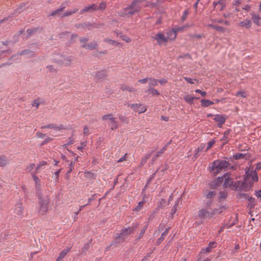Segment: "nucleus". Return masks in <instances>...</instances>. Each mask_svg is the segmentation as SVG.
<instances>
[{
  "instance_id": "30",
  "label": "nucleus",
  "mask_w": 261,
  "mask_h": 261,
  "mask_svg": "<svg viewBox=\"0 0 261 261\" xmlns=\"http://www.w3.org/2000/svg\"><path fill=\"white\" fill-rule=\"evenodd\" d=\"M168 228L166 229V230L162 233L161 237L159 238V239L158 241V243L160 244L164 239L165 236L168 234Z\"/></svg>"
},
{
  "instance_id": "11",
  "label": "nucleus",
  "mask_w": 261,
  "mask_h": 261,
  "mask_svg": "<svg viewBox=\"0 0 261 261\" xmlns=\"http://www.w3.org/2000/svg\"><path fill=\"white\" fill-rule=\"evenodd\" d=\"M97 5L95 4H92L91 5L84 7V8L81 10L80 13L82 14L87 12H92L97 11Z\"/></svg>"
},
{
  "instance_id": "4",
  "label": "nucleus",
  "mask_w": 261,
  "mask_h": 261,
  "mask_svg": "<svg viewBox=\"0 0 261 261\" xmlns=\"http://www.w3.org/2000/svg\"><path fill=\"white\" fill-rule=\"evenodd\" d=\"M49 199L47 196H39L38 212L41 215H44L48 211Z\"/></svg>"
},
{
  "instance_id": "55",
  "label": "nucleus",
  "mask_w": 261,
  "mask_h": 261,
  "mask_svg": "<svg viewBox=\"0 0 261 261\" xmlns=\"http://www.w3.org/2000/svg\"><path fill=\"white\" fill-rule=\"evenodd\" d=\"M126 155H127V154L125 153V155L121 157V158H120L118 160V162H123V161H126Z\"/></svg>"
},
{
  "instance_id": "5",
  "label": "nucleus",
  "mask_w": 261,
  "mask_h": 261,
  "mask_svg": "<svg viewBox=\"0 0 261 261\" xmlns=\"http://www.w3.org/2000/svg\"><path fill=\"white\" fill-rule=\"evenodd\" d=\"M102 120L108 123V125L112 130L116 129L119 127V124L116 120V118L112 114H108L102 116Z\"/></svg>"
},
{
  "instance_id": "2",
  "label": "nucleus",
  "mask_w": 261,
  "mask_h": 261,
  "mask_svg": "<svg viewBox=\"0 0 261 261\" xmlns=\"http://www.w3.org/2000/svg\"><path fill=\"white\" fill-rule=\"evenodd\" d=\"M140 10L138 2L134 1L130 5H128L126 8L119 13V16L121 17L130 16L136 13L139 12Z\"/></svg>"
},
{
  "instance_id": "58",
  "label": "nucleus",
  "mask_w": 261,
  "mask_h": 261,
  "mask_svg": "<svg viewBox=\"0 0 261 261\" xmlns=\"http://www.w3.org/2000/svg\"><path fill=\"white\" fill-rule=\"evenodd\" d=\"M188 10H186L184 12V14H183V16L182 17V20H185V19H186V17H187V15H188Z\"/></svg>"
},
{
  "instance_id": "47",
  "label": "nucleus",
  "mask_w": 261,
  "mask_h": 261,
  "mask_svg": "<svg viewBox=\"0 0 261 261\" xmlns=\"http://www.w3.org/2000/svg\"><path fill=\"white\" fill-rule=\"evenodd\" d=\"M195 92H197V93H200L201 95V96H203V97H205L206 96V94L205 92L202 91H201L199 89L195 90Z\"/></svg>"
},
{
  "instance_id": "53",
  "label": "nucleus",
  "mask_w": 261,
  "mask_h": 261,
  "mask_svg": "<svg viewBox=\"0 0 261 261\" xmlns=\"http://www.w3.org/2000/svg\"><path fill=\"white\" fill-rule=\"evenodd\" d=\"M146 229H147V226H145L143 229H141L140 233V237H142L144 235Z\"/></svg>"
},
{
  "instance_id": "3",
  "label": "nucleus",
  "mask_w": 261,
  "mask_h": 261,
  "mask_svg": "<svg viewBox=\"0 0 261 261\" xmlns=\"http://www.w3.org/2000/svg\"><path fill=\"white\" fill-rule=\"evenodd\" d=\"M230 166L228 161L225 160H217L213 163L211 166V171L215 174L219 173L222 170H225Z\"/></svg>"
},
{
  "instance_id": "43",
  "label": "nucleus",
  "mask_w": 261,
  "mask_h": 261,
  "mask_svg": "<svg viewBox=\"0 0 261 261\" xmlns=\"http://www.w3.org/2000/svg\"><path fill=\"white\" fill-rule=\"evenodd\" d=\"M215 140H212V141H210L207 143V146L206 151L210 149L213 146V145L215 144Z\"/></svg>"
},
{
  "instance_id": "23",
  "label": "nucleus",
  "mask_w": 261,
  "mask_h": 261,
  "mask_svg": "<svg viewBox=\"0 0 261 261\" xmlns=\"http://www.w3.org/2000/svg\"><path fill=\"white\" fill-rule=\"evenodd\" d=\"M70 250L69 248H68L66 250H64L62 251L59 254V256L57 257L56 260L57 261H60L67 254V252H68Z\"/></svg>"
},
{
  "instance_id": "60",
  "label": "nucleus",
  "mask_w": 261,
  "mask_h": 261,
  "mask_svg": "<svg viewBox=\"0 0 261 261\" xmlns=\"http://www.w3.org/2000/svg\"><path fill=\"white\" fill-rule=\"evenodd\" d=\"M255 195L258 198H260L261 199V190L256 191Z\"/></svg>"
},
{
  "instance_id": "8",
  "label": "nucleus",
  "mask_w": 261,
  "mask_h": 261,
  "mask_svg": "<svg viewBox=\"0 0 261 261\" xmlns=\"http://www.w3.org/2000/svg\"><path fill=\"white\" fill-rule=\"evenodd\" d=\"M133 230L134 229L131 227L122 229L120 233L117 238V240H118V242H120V240H124L126 237L133 231Z\"/></svg>"
},
{
  "instance_id": "15",
  "label": "nucleus",
  "mask_w": 261,
  "mask_h": 261,
  "mask_svg": "<svg viewBox=\"0 0 261 261\" xmlns=\"http://www.w3.org/2000/svg\"><path fill=\"white\" fill-rule=\"evenodd\" d=\"M179 30V29L177 30H172L167 32L166 38H168V41L174 40L176 37V32Z\"/></svg>"
},
{
  "instance_id": "22",
  "label": "nucleus",
  "mask_w": 261,
  "mask_h": 261,
  "mask_svg": "<svg viewBox=\"0 0 261 261\" xmlns=\"http://www.w3.org/2000/svg\"><path fill=\"white\" fill-rule=\"evenodd\" d=\"M207 27L213 28L215 30H217V31L222 33L225 32L226 30V29L221 26H218L213 24H207Z\"/></svg>"
},
{
  "instance_id": "52",
  "label": "nucleus",
  "mask_w": 261,
  "mask_h": 261,
  "mask_svg": "<svg viewBox=\"0 0 261 261\" xmlns=\"http://www.w3.org/2000/svg\"><path fill=\"white\" fill-rule=\"evenodd\" d=\"M168 169V166L167 165H165L164 166H162L160 167L159 169V170H161L162 172H164Z\"/></svg>"
},
{
  "instance_id": "46",
  "label": "nucleus",
  "mask_w": 261,
  "mask_h": 261,
  "mask_svg": "<svg viewBox=\"0 0 261 261\" xmlns=\"http://www.w3.org/2000/svg\"><path fill=\"white\" fill-rule=\"evenodd\" d=\"M178 202L177 201L175 204H174V205L173 206V207H172V210H171V213L174 214L175 213L176 211V206L178 205Z\"/></svg>"
},
{
  "instance_id": "9",
  "label": "nucleus",
  "mask_w": 261,
  "mask_h": 261,
  "mask_svg": "<svg viewBox=\"0 0 261 261\" xmlns=\"http://www.w3.org/2000/svg\"><path fill=\"white\" fill-rule=\"evenodd\" d=\"M154 39L160 45L165 44L168 42V38L162 33H158Z\"/></svg>"
},
{
  "instance_id": "10",
  "label": "nucleus",
  "mask_w": 261,
  "mask_h": 261,
  "mask_svg": "<svg viewBox=\"0 0 261 261\" xmlns=\"http://www.w3.org/2000/svg\"><path fill=\"white\" fill-rule=\"evenodd\" d=\"M129 107L134 111L139 113H144L147 110V107L141 104H131Z\"/></svg>"
},
{
  "instance_id": "56",
  "label": "nucleus",
  "mask_w": 261,
  "mask_h": 261,
  "mask_svg": "<svg viewBox=\"0 0 261 261\" xmlns=\"http://www.w3.org/2000/svg\"><path fill=\"white\" fill-rule=\"evenodd\" d=\"M204 148V144H201L197 148V152L201 151Z\"/></svg>"
},
{
  "instance_id": "12",
  "label": "nucleus",
  "mask_w": 261,
  "mask_h": 261,
  "mask_svg": "<svg viewBox=\"0 0 261 261\" xmlns=\"http://www.w3.org/2000/svg\"><path fill=\"white\" fill-rule=\"evenodd\" d=\"M226 117L222 115L217 114L215 115L214 120L217 122V126L221 127L223 124H224L226 121Z\"/></svg>"
},
{
  "instance_id": "24",
  "label": "nucleus",
  "mask_w": 261,
  "mask_h": 261,
  "mask_svg": "<svg viewBox=\"0 0 261 261\" xmlns=\"http://www.w3.org/2000/svg\"><path fill=\"white\" fill-rule=\"evenodd\" d=\"M97 46V43L96 41L92 42L86 45H83L82 46L83 47H85L88 48L89 49H93L95 48Z\"/></svg>"
},
{
  "instance_id": "32",
  "label": "nucleus",
  "mask_w": 261,
  "mask_h": 261,
  "mask_svg": "<svg viewBox=\"0 0 261 261\" xmlns=\"http://www.w3.org/2000/svg\"><path fill=\"white\" fill-rule=\"evenodd\" d=\"M153 96H157L160 95V93L158 92V91L153 88H149L148 90Z\"/></svg>"
},
{
  "instance_id": "14",
  "label": "nucleus",
  "mask_w": 261,
  "mask_h": 261,
  "mask_svg": "<svg viewBox=\"0 0 261 261\" xmlns=\"http://www.w3.org/2000/svg\"><path fill=\"white\" fill-rule=\"evenodd\" d=\"M251 15L253 22L258 26L260 25L261 17L259 15L254 12H252Z\"/></svg>"
},
{
  "instance_id": "63",
  "label": "nucleus",
  "mask_w": 261,
  "mask_h": 261,
  "mask_svg": "<svg viewBox=\"0 0 261 261\" xmlns=\"http://www.w3.org/2000/svg\"><path fill=\"white\" fill-rule=\"evenodd\" d=\"M244 9L246 11H249L250 9V6L249 5H246L244 7Z\"/></svg>"
},
{
  "instance_id": "17",
  "label": "nucleus",
  "mask_w": 261,
  "mask_h": 261,
  "mask_svg": "<svg viewBox=\"0 0 261 261\" xmlns=\"http://www.w3.org/2000/svg\"><path fill=\"white\" fill-rule=\"evenodd\" d=\"M51 128V129H54L55 130H59L62 129H63L64 126L63 125H60V126H57L56 124H48V125L43 126L41 127V128Z\"/></svg>"
},
{
  "instance_id": "59",
  "label": "nucleus",
  "mask_w": 261,
  "mask_h": 261,
  "mask_svg": "<svg viewBox=\"0 0 261 261\" xmlns=\"http://www.w3.org/2000/svg\"><path fill=\"white\" fill-rule=\"evenodd\" d=\"M226 197V194L224 192H221L220 197L221 199H224Z\"/></svg>"
},
{
  "instance_id": "51",
  "label": "nucleus",
  "mask_w": 261,
  "mask_h": 261,
  "mask_svg": "<svg viewBox=\"0 0 261 261\" xmlns=\"http://www.w3.org/2000/svg\"><path fill=\"white\" fill-rule=\"evenodd\" d=\"M184 79L187 81L188 83H190V84H194V81H196V80H193L192 79H191V78H188L187 77H184Z\"/></svg>"
},
{
  "instance_id": "18",
  "label": "nucleus",
  "mask_w": 261,
  "mask_h": 261,
  "mask_svg": "<svg viewBox=\"0 0 261 261\" xmlns=\"http://www.w3.org/2000/svg\"><path fill=\"white\" fill-rule=\"evenodd\" d=\"M9 163L8 158L4 155H0V167H3L7 165Z\"/></svg>"
},
{
  "instance_id": "27",
  "label": "nucleus",
  "mask_w": 261,
  "mask_h": 261,
  "mask_svg": "<svg viewBox=\"0 0 261 261\" xmlns=\"http://www.w3.org/2000/svg\"><path fill=\"white\" fill-rule=\"evenodd\" d=\"M32 177L34 180L35 181L36 188H40V180L39 179V178L37 176H36L34 174H32Z\"/></svg>"
},
{
  "instance_id": "64",
  "label": "nucleus",
  "mask_w": 261,
  "mask_h": 261,
  "mask_svg": "<svg viewBox=\"0 0 261 261\" xmlns=\"http://www.w3.org/2000/svg\"><path fill=\"white\" fill-rule=\"evenodd\" d=\"M71 59L69 57H68L66 59V62L65 63V64L67 65L69 64L71 62Z\"/></svg>"
},
{
  "instance_id": "40",
  "label": "nucleus",
  "mask_w": 261,
  "mask_h": 261,
  "mask_svg": "<svg viewBox=\"0 0 261 261\" xmlns=\"http://www.w3.org/2000/svg\"><path fill=\"white\" fill-rule=\"evenodd\" d=\"M143 205H144V202L143 201L139 202L138 204V205L135 208V210L136 211H140L142 208V207L143 206Z\"/></svg>"
},
{
  "instance_id": "20",
  "label": "nucleus",
  "mask_w": 261,
  "mask_h": 261,
  "mask_svg": "<svg viewBox=\"0 0 261 261\" xmlns=\"http://www.w3.org/2000/svg\"><path fill=\"white\" fill-rule=\"evenodd\" d=\"M15 212L18 216H21L23 214V208L21 203H18L16 205Z\"/></svg>"
},
{
  "instance_id": "37",
  "label": "nucleus",
  "mask_w": 261,
  "mask_h": 261,
  "mask_svg": "<svg viewBox=\"0 0 261 261\" xmlns=\"http://www.w3.org/2000/svg\"><path fill=\"white\" fill-rule=\"evenodd\" d=\"M120 37L126 43H129L131 41V39L125 35H121Z\"/></svg>"
},
{
  "instance_id": "7",
  "label": "nucleus",
  "mask_w": 261,
  "mask_h": 261,
  "mask_svg": "<svg viewBox=\"0 0 261 261\" xmlns=\"http://www.w3.org/2000/svg\"><path fill=\"white\" fill-rule=\"evenodd\" d=\"M218 180L219 182H221L224 181L223 186L226 188L230 187L233 184V180L230 177V175L228 173L224 174L221 177H218Z\"/></svg>"
},
{
  "instance_id": "49",
  "label": "nucleus",
  "mask_w": 261,
  "mask_h": 261,
  "mask_svg": "<svg viewBox=\"0 0 261 261\" xmlns=\"http://www.w3.org/2000/svg\"><path fill=\"white\" fill-rule=\"evenodd\" d=\"M46 164H47V163L45 161H43L40 162L37 166V170L39 168H40L41 166H45V165H46Z\"/></svg>"
},
{
  "instance_id": "61",
  "label": "nucleus",
  "mask_w": 261,
  "mask_h": 261,
  "mask_svg": "<svg viewBox=\"0 0 261 261\" xmlns=\"http://www.w3.org/2000/svg\"><path fill=\"white\" fill-rule=\"evenodd\" d=\"M34 166H35V164H32L27 168V169L29 171H31L34 168Z\"/></svg>"
},
{
  "instance_id": "1",
  "label": "nucleus",
  "mask_w": 261,
  "mask_h": 261,
  "mask_svg": "<svg viewBox=\"0 0 261 261\" xmlns=\"http://www.w3.org/2000/svg\"><path fill=\"white\" fill-rule=\"evenodd\" d=\"M257 180V173L253 171L250 172L248 171L246 172V176L244 181L242 182L239 181L238 186H240V184H241L240 189L247 191L251 187L255 181Z\"/></svg>"
},
{
  "instance_id": "29",
  "label": "nucleus",
  "mask_w": 261,
  "mask_h": 261,
  "mask_svg": "<svg viewBox=\"0 0 261 261\" xmlns=\"http://www.w3.org/2000/svg\"><path fill=\"white\" fill-rule=\"evenodd\" d=\"M216 193L213 191H206L204 193L205 196L207 199H211L213 198Z\"/></svg>"
},
{
  "instance_id": "62",
  "label": "nucleus",
  "mask_w": 261,
  "mask_h": 261,
  "mask_svg": "<svg viewBox=\"0 0 261 261\" xmlns=\"http://www.w3.org/2000/svg\"><path fill=\"white\" fill-rule=\"evenodd\" d=\"M74 142V139L73 138H69V141L67 143V144H72Z\"/></svg>"
},
{
  "instance_id": "34",
  "label": "nucleus",
  "mask_w": 261,
  "mask_h": 261,
  "mask_svg": "<svg viewBox=\"0 0 261 261\" xmlns=\"http://www.w3.org/2000/svg\"><path fill=\"white\" fill-rule=\"evenodd\" d=\"M234 95L236 96H241L243 98L247 97V94L245 90H242L238 92Z\"/></svg>"
},
{
  "instance_id": "25",
  "label": "nucleus",
  "mask_w": 261,
  "mask_h": 261,
  "mask_svg": "<svg viewBox=\"0 0 261 261\" xmlns=\"http://www.w3.org/2000/svg\"><path fill=\"white\" fill-rule=\"evenodd\" d=\"M201 103L202 106L204 107H207L214 104V102L213 101L205 99L201 100Z\"/></svg>"
},
{
  "instance_id": "57",
  "label": "nucleus",
  "mask_w": 261,
  "mask_h": 261,
  "mask_svg": "<svg viewBox=\"0 0 261 261\" xmlns=\"http://www.w3.org/2000/svg\"><path fill=\"white\" fill-rule=\"evenodd\" d=\"M158 82H159L162 85H164L167 83V80L164 79L160 81L158 80Z\"/></svg>"
},
{
  "instance_id": "39",
  "label": "nucleus",
  "mask_w": 261,
  "mask_h": 261,
  "mask_svg": "<svg viewBox=\"0 0 261 261\" xmlns=\"http://www.w3.org/2000/svg\"><path fill=\"white\" fill-rule=\"evenodd\" d=\"M229 133H230L229 130H227L224 132L223 137L222 138V140L223 141H227V140L228 139Z\"/></svg>"
},
{
  "instance_id": "13",
  "label": "nucleus",
  "mask_w": 261,
  "mask_h": 261,
  "mask_svg": "<svg viewBox=\"0 0 261 261\" xmlns=\"http://www.w3.org/2000/svg\"><path fill=\"white\" fill-rule=\"evenodd\" d=\"M215 244L216 243L215 242H210L208 244V247H207L205 249H203L198 256V261H200V260L201 259V255L203 253L205 252H210L212 248L216 247Z\"/></svg>"
},
{
  "instance_id": "42",
  "label": "nucleus",
  "mask_w": 261,
  "mask_h": 261,
  "mask_svg": "<svg viewBox=\"0 0 261 261\" xmlns=\"http://www.w3.org/2000/svg\"><path fill=\"white\" fill-rule=\"evenodd\" d=\"M39 105H40V103H39V100H38V99L34 100L32 104L33 107H35L37 109L38 108Z\"/></svg>"
},
{
  "instance_id": "36",
  "label": "nucleus",
  "mask_w": 261,
  "mask_h": 261,
  "mask_svg": "<svg viewBox=\"0 0 261 261\" xmlns=\"http://www.w3.org/2000/svg\"><path fill=\"white\" fill-rule=\"evenodd\" d=\"M104 41L106 42H107V43H108L109 44H112V45H117L119 44V43L117 42L116 41H115L114 40H113L112 39H109V38H105L104 39Z\"/></svg>"
},
{
  "instance_id": "50",
  "label": "nucleus",
  "mask_w": 261,
  "mask_h": 261,
  "mask_svg": "<svg viewBox=\"0 0 261 261\" xmlns=\"http://www.w3.org/2000/svg\"><path fill=\"white\" fill-rule=\"evenodd\" d=\"M148 80H149V77H146L145 79H141V80H139L138 81V82L141 83V84H145L147 82H148Z\"/></svg>"
},
{
  "instance_id": "6",
  "label": "nucleus",
  "mask_w": 261,
  "mask_h": 261,
  "mask_svg": "<svg viewBox=\"0 0 261 261\" xmlns=\"http://www.w3.org/2000/svg\"><path fill=\"white\" fill-rule=\"evenodd\" d=\"M220 213H221V211H220L218 209L208 211L206 209L202 208L198 211L197 216L199 218H211L215 214H219Z\"/></svg>"
},
{
  "instance_id": "45",
  "label": "nucleus",
  "mask_w": 261,
  "mask_h": 261,
  "mask_svg": "<svg viewBox=\"0 0 261 261\" xmlns=\"http://www.w3.org/2000/svg\"><path fill=\"white\" fill-rule=\"evenodd\" d=\"M87 143L86 142H83L81 143V145L77 147V149L79 150H82L86 146Z\"/></svg>"
},
{
  "instance_id": "21",
  "label": "nucleus",
  "mask_w": 261,
  "mask_h": 261,
  "mask_svg": "<svg viewBox=\"0 0 261 261\" xmlns=\"http://www.w3.org/2000/svg\"><path fill=\"white\" fill-rule=\"evenodd\" d=\"M198 99V97H195L191 94H188L184 97L185 100L189 104H192L194 99Z\"/></svg>"
},
{
  "instance_id": "28",
  "label": "nucleus",
  "mask_w": 261,
  "mask_h": 261,
  "mask_svg": "<svg viewBox=\"0 0 261 261\" xmlns=\"http://www.w3.org/2000/svg\"><path fill=\"white\" fill-rule=\"evenodd\" d=\"M150 155H151V154L150 153H149V154L145 155L143 158H142V159L141 161L140 165L141 166H143L146 163V162L147 161L148 159L150 157Z\"/></svg>"
},
{
  "instance_id": "19",
  "label": "nucleus",
  "mask_w": 261,
  "mask_h": 261,
  "mask_svg": "<svg viewBox=\"0 0 261 261\" xmlns=\"http://www.w3.org/2000/svg\"><path fill=\"white\" fill-rule=\"evenodd\" d=\"M240 24L242 27L249 29L251 27V22L250 20L246 19L242 21H241Z\"/></svg>"
},
{
  "instance_id": "35",
  "label": "nucleus",
  "mask_w": 261,
  "mask_h": 261,
  "mask_svg": "<svg viewBox=\"0 0 261 261\" xmlns=\"http://www.w3.org/2000/svg\"><path fill=\"white\" fill-rule=\"evenodd\" d=\"M106 4L104 2H101L99 5H97V10H103L106 9Z\"/></svg>"
},
{
  "instance_id": "33",
  "label": "nucleus",
  "mask_w": 261,
  "mask_h": 261,
  "mask_svg": "<svg viewBox=\"0 0 261 261\" xmlns=\"http://www.w3.org/2000/svg\"><path fill=\"white\" fill-rule=\"evenodd\" d=\"M119 120L124 124H127L129 122L128 118L123 115H120L119 116Z\"/></svg>"
},
{
  "instance_id": "41",
  "label": "nucleus",
  "mask_w": 261,
  "mask_h": 261,
  "mask_svg": "<svg viewBox=\"0 0 261 261\" xmlns=\"http://www.w3.org/2000/svg\"><path fill=\"white\" fill-rule=\"evenodd\" d=\"M246 154H244V153H237L234 157H235V159L238 160V159H244L245 156Z\"/></svg>"
},
{
  "instance_id": "31",
  "label": "nucleus",
  "mask_w": 261,
  "mask_h": 261,
  "mask_svg": "<svg viewBox=\"0 0 261 261\" xmlns=\"http://www.w3.org/2000/svg\"><path fill=\"white\" fill-rule=\"evenodd\" d=\"M121 89L122 91L126 90L129 92H135L136 91L134 88L129 87L126 85L122 86Z\"/></svg>"
},
{
  "instance_id": "48",
  "label": "nucleus",
  "mask_w": 261,
  "mask_h": 261,
  "mask_svg": "<svg viewBox=\"0 0 261 261\" xmlns=\"http://www.w3.org/2000/svg\"><path fill=\"white\" fill-rule=\"evenodd\" d=\"M63 8H60V9H57V10H55V11H53V12H51V15H53V16H55V15H56V14H57L59 12H60V11H61L63 10Z\"/></svg>"
},
{
  "instance_id": "54",
  "label": "nucleus",
  "mask_w": 261,
  "mask_h": 261,
  "mask_svg": "<svg viewBox=\"0 0 261 261\" xmlns=\"http://www.w3.org/2000/svg\"><path fill=\"white\" fill-rule=\"evenodd\" d=\"M212 201L211 199H208L205 203V205L206 207H208L210 206L212 204Z\"/></svg>"
},
{
  "instance_id": "44",
  "label": "nucleus",
  "mask_w": 261,
  "mask_h": 261,
  "mask_svg": "<svg viewBox=\"0 0 261 261\" xmlns=\"http://www.w3.org/2000/svg\"><path fill=\"white\" fill-rule=\"evenodd\" d=\"M84 135L87 136L90 134L89 128L87 126H85L84 128Z\"/></svg>"
},
{
  "instance_id": "26",
  "label": "nucleus",
  "mask_w": 261,
  "mask_h": 261,
  "mask_svg": "<svg viewBox=\"0 0 261 261\" xmlns=\"http://www.w3.org/2000/svg\"><path fill=\"white\" fill-rule=\"evenodd\" d=\"M148 82H149V85L150 87H153V86H155L157 85L158 83V80L157 79H155L154 78L149 77Z\"/></svg>"
},
{
  "instance_id": "16",
  "label": "nucleus",
  "mask_w": 261,
  "mask_h": 261,
  "mask_svg": "<svg viewBox=\"0 0 261 261\" xmlns=\"http://www.w3.org/2000/svg\"><path fill=\"white\" fill-rule=\"evenodd\" d=\"M226 0H219L217 2H214L213 5L215 8L217 7V9H219L220 10H222L225 6Z\"/></svg>"
},
{
  "instance_id": "38",
  "label": "nucleus",
  "mask_w": 261,
  "mask_h": 261,
  "mask_svg": "<svg viewBox=\"0 0 261 261\" xmlns=\"http://www.w3.org/2000/svg\"><path fill=\"white\" fill-rule=\"evenodd\" d=\"M78 9L77 8H75L73 10H70V11H67L65 14H64V16H69V15H71L75 13H76L77 11H78Z\"/></svg>"
}]
</instances>
